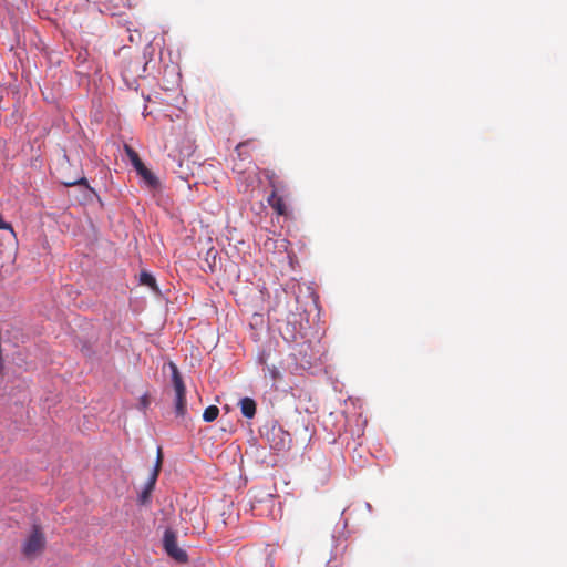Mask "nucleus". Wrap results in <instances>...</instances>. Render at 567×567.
<instances>
[{
	"label": "nucleus",
	"mask_w": 567,
	"mask_h": 567,
	"mask_svg": "<svg viewBox=\"0 0 567 567\" xmlns=\"http://www.w3.org/2000/svg\"><path fill=\"white\" fill-rule=\"evenodd\" d=\"M47 547V538L42 527L34 524L21 543V554L27 560H34L40 557Z\"/></svg>",
	"instance_id": "obj_1"
},
{
	"label": "nucleus",
	"mask_w": 567,
	"mask_h": 567,
	"mask_svg": "<svg viewBox=\"0 0 567 567\" xmlns=\"http://www.w3.org/2000/svg\"><path fill=\"white\" fill-rule=\"evenodd\" d=\"M172 371V383L175 391V413L177 416H184L186 414V389L183 378L175 363L169 362Z\"/></svg>",
	"instance_id": "obj_2"
},
{
	"label": "nucleus",
	"mask_w": 567,
	"mask_h": 567,
	"mask_svg": "<svg viewBox=\"0 0 567 567\" xmlns=\"http://www.w3.org/2000/svg\"><path fill=\"white\" fill-rule=\"evenodd\" d=\"M164 549L169 557L175 559L177 563H186L188 556L186 551L178 547L176 534L172 529H166L163 538Z\"/></svg>",
	"instance_id": "obj_3"
},
{
	"label": "nucleus",
	"mask_w": 567,
	"mask_h": 567,
	"mask_svg": "<svg viewBox=\"0 0 567 567\" xmlns=\"http://www.w3.org/2000/svg\"><path fill=\"white\" fill-rule=\"evenodd\" d=\"M279 192H271L267 202L270 207L280 216H286L288 210L284 197L278 194Z\"/></svg>",
	"instance_id": "obj_4"
},
{
	"label": "nucleus",
	"mask_w": 567,
	"mask_h": 567,
	"mask_svg": "<svg viewBox=\"0 0 567 567\" xmlns=\"http://www.w3.org/2000/svg\"><path fill=\"white\" fill-rule=\"evenodd\" d=\"M157 478H158V476H156V474H151L147 483L145 484L144 489L138 495V503L141 505H145V504L148 503L151 494H152V492H153V489L155 487Z\"/></svg>",
	"instance_id": "obj_5"
},
{
	"label": "nucleus",
	"mask_w": 567,
	"mask_h": 567,
	"mask_svg": "<svg viewBox=\"0 0 567 567\" xmlns=\"http://www.w3.org/2000/svg\"><path fill=\"white\" fill-rule=\"evenodd\" d=\"M241 414L247 419H252L256 414V402L251 398H244L239 402Z\"/></svg>",
	"instance_id": "obj_6"
},
{
	"label": "nucleus",
	"mask_w": 567,
	"mask_h": 567,
	"mask_svg": "<svg viewBox=\"0 0 567 567\" xmlns=\"http://www.w3.org/2000/svg\"><path fill=\"white\" fill-rule=\"evenodd\" d=\"M136 172L144 179L148 187L156 188L158 186L159 182L157 177L146 166H143Z\"/></svg>",
	"instance_id": "obj_7"
},
{
	"label": "nucleus",
	"mask_w": 567,
	"mask_h": 567,
	"mask_svg": "<svg viewBox=\"0 0 567 567\" xmlns=\"http://www.w3.org/2000/svg\"><path fill=\"white\" fill-rule=\"evenodd\" d=\"M265 176L272 187V192H282L286 189V184L279 179L274 171H266Z\"/></svg>",
	"instance_id": "obj_8"
},
{
	"label": "nucleus",
	"mask_w": 567,
	"mask_h": 567,
	"mask_svg": "<svg viewBox=\"0 0 567 567\" xmlns=\"http://www.w3.org/2000/svg\"><path fill=\"white\" fill-rule=\"evenodd\" d=\"M125 153L127 157L130 158L132 165L136 171L141 169L144 165L142 159L140 158L138 154L128 145H125Z\"/></svg>",
	"instance_id": "obj_9"
},
{
	"label": "nucleus",
	"mask_w": 567,
	"mask_h": 567,
	"mask_svg": "<svg viewBox=\"0 0 567 567\" xmlns=\"http://www.w3.org/2000/svg\"><path fill=\"white\" fill-rule=\"evenodd\" d=\"M219 409L216 405H209L205 409L203 413V419L205 422H213L218 417Z\"/></svg>",
	"instance_id": "obj_10"
},
{
	"label": "nucleus",
	"mask_w": 567,
	"mask_h": 567,
	"mask_svg": "<svg viewBox=\"0 0 567 567\" xmlns=\"http://www.w3.org/2000/svg\"><path fill=\"white\" fill-rule=\"evenodd\" d=\"M162 463H163L162 447H158L157 449V456H156L155 466H154V468H153L151 474H156V476H158L159 472H161V468H162Z\"/></svg>",
	"instance_id": "obj_11"
},
{
	"label": "nucleus",
	"mask_w": 567,
	"mask_h": 567,
	"mask_svg": "<svg viewBox=\"0 0 567 567\" xmlns=\"http://www.w3.org/2000/svg\"><path fill=\"white\" fill-rule=\"evenodd\" d=\"M141 282L150 287H155L156 284L155 278L148 272L141 274Z\"/></svg>",
	"instance_id": "obj_12"
},
{
	"label": "nucleus",
	"mask_w": 567,
	"mask_h": 567,
	"mask_svg": "<svg viewBox=\"0 0 567 567\" xmlns=\"http://www.w3.org/2000/svg\"><path fill=\"white\" fill-rule=\"evenodd\" d=\"M249 141H245V142H240L237 146H236V153L238 155L239 158L241 159H246L248 158L249 156L245 154L244 152V147L246 145H248Z\"/></svg>",
	"instance_id": "obj_13"
},
{
	"label": "nucleus",
	"mask_w": 567,
	"mask_h": 567,
	"mask_svg": "<svg viewBox=\"0 0 567 567\" xmlns=\"http://www.w3.org/2000/svg\"><path fill=\"white\" fill-rule=\"evenodd\" d=\"M62 184L65 185V186H74V185H85V186H89L87 185V181H86L85 177H82L80 179H74V181H63Z\"/></svg>",
	"instance_id": "obj_14"
},
{
	"label": "nucleus",
	"mask_w": 567,
	"mask_h": 567,
	"mask_svg": "<svg viewBox=\"0 0 567 567\" xmlns=\"http://www.w3.org/2000/svg\"><path fill=\"white\" fill-rule=\"evenodd\" d=\"M0 229H7V230H10V231H11V234H12L13 236H16L14 230H13V228H12L11 224H9V223L4 221V220L2 219V215H1V214H0Z\"/></svg>",
	"instance_id": "obj_15"
},
{
	"label": "nucleus",
	"mask_w": 567,
	"mask_h": 567,
	"mask_svg": "<svg viewBox=\"0 0 567 567\" xmlns=\"http://www.w3.org/2000/svg\"><path fill=\"white\" fill-rule=\"evenodd\" d=\"M270 372H271V377H272V379H276V378L278 377V374H279V372L277 371V369H276V368L271 369V371H270Z\"/></svg>",
	"instance_id": "obj_16"
}]
</instances>
